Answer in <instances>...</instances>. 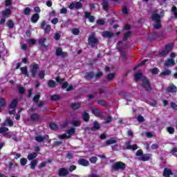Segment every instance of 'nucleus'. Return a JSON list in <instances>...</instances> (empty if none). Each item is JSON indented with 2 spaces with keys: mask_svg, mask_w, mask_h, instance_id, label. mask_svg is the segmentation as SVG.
I'll return each mask as SVG.
<instances>
[{
  "mask_svg": "<svg viewBox=\"0 0 177 177\" xmlns=\"http://www.w3.org/2000/svg\"><path fill=\"white\" fill-rule=\"evenodd\" d=\"M21 49H22V50H26V49H27V44H21Z\"/></svg>",
  "mask_w": 177,
  "mask_h": 177,
  "instance_id": "obj_58",
  "label": "nucleus"
},
{
  "mask_svg": "<svg viewBox=\"0 0 177 177\" xmlns=\"http://www.w3.org/2000/svg\"><path fill=\"white\" fill-rule=\"evenodd\" d=\"M86 77L87 78V80H89V78H93V73L91 72V73H86Z\"/></svg>",
  "mask_w": 177,
  "mask_h": 177,
  "instance_id": "obj_52",
  "label": "nucleus"
},
{
  "mask_svg": "<svg viewBox=\"0 0 177 177\" xmlns=\"http://www.w3.org/2000/svg\"><path fill=\"white\" fill-rule=\"evenodd\" d=\"M131 35V32H127L125 33L124 37V40L126 41V39Z\"/></svg>",
  "mask_w": 177,
  "mask_h": 177,
  "instance_id": "obj_61",
  "label": "nucleus"
},
{
  "mask_svg": "<svg viewBox=\"0 0 177 177\" xmlns=\"http://www.w3.org/2000/svg\"><path fill=\"white\" fill-rule=\"evenodd\" d=\"M30 12H31V9H30V8H26L24 10V14L26 15H30Z\"/></svg>",
  "mask_w": 177,
  "mask_h": 177,
  "instance_id": "obj_47",
  "label": "nucleus"
},
{
  "mask_svg": "<svg viewBox=\"0 0 177 177\" xmlns=\"http://www.w3.org/2000/svg\"><path fill=\"white\" fill-rule=\"evenodd\" d=\"M88 45L93 48L95 45L97 44V39L95 37V33H92L91 36L88 37Z\"/></svg>",
  "mask_w": 177,
  "mask_h": 177,
  "instance_id": "obj_3",
  "label": "nucleus"
},
{
  "mask_svg": "<svg viewBox=\"0 0 177 177\" xmlns=\"http://www.w3.org/2000/svg\"><path fill=\"white\" fill-rule=\"evenodd\" d=\"M9 131V129L7 127H1L0 128V133H5L6 132H8Z\"/></svg>",
  "mask_w": 177,
  "mask_h": 177,
  "instance_id": "obj_41",
  "label": "nucleus"
},
{
  "mask_svg": "<svg viewBox=\"0 0 177 177\" xmlns=\"http://www.w3.org/2000/svg\"><path fill=\"white\" fill-rule=\"evenodd\" d=\"M171 153H172V154L175 155L176 157H177V153H177V148L173 149L172 151H171Z\"/></svg>",
  "mask_w": 177,
  "mask_h": 177,
  "instance_id": "obj_63",
  "label": "nucleus"
},
{
  "mask_svg": "<svg viewBox=\"0 0 177 177\" xmlns=\"http://www.w3.org/2000/svg\"><path fill=\"white\" fill-rule=\"evenodd\" d=\"M150 158H151V154L142 155V156L138 158L140 161H149V160H150Z\"/></svg>",
  "mask_w": 177,
  "mask_h": 177,
  "instance_id": "obj_14",
  "label": "nucleus"
},
{
  "mask_svg": "<svg viewBox=\"0 0 177 177\" xmlns=\"http://www.w3.org/2000/svg\"><path fill=\"white\" fill-rule=\"evenodd\" d=\"M50 129H53V130L57 129V124H56L55 123H50Z\"/></svg>",
  "mask_w": 177,
  "mask_h": 177,
  "instance_id": "obj_43",
  "label": "nucleus"
},
{
  "mask_svg": "<svg viewBox=\"0 0 177 177\" xmlns=\"http://www.w3.org/2000/svg\"><path fill=\"white\" fill-rule=\"evenodd\" d=\"M171 12H173L174 17H177V10H176V7L173 6L171 8Z\"/></svg>",
  "mask_w": 177,
  "mask_h": 177,
  "instance_id": "obj_49",
  "label": "nucleus"
},
{
  "mask_svg": "<svg viewBox=\"0 0 177 177\" xmlns=\"http://www.w3.org/2000/svg\"><path fill=\"white\" fill-rule=\"evenodd\" d=\"M71 107L73 110H78V109L81 107V104L80 103H74V104H72Z\"/></svg>",
  "mask_w": 177,
  "mask_h": 177,
  "instance_id": "obj_26",
  "label": "nucleus"
},
{
  "mask_svg": "<svg viewBox=\"0 0 177 177\" xmlns=\"http://www.w3.org/2000/svg\"><path fill=\"white\" fill-rule=\"evenodd\" d=\"M160 15H158V11H156L152 14L151 20L153 21L154 28H161V17L164 16V12L160 11Z\"/></svg>",
  "mask_w": 177,
  "mask_h": 177,
  "instance_id": "obj_1",
  "label": "nucleus"
},
{
  "mask_svg": "<svg viewBox=\"0 0 177 177\" xmlns=\"http://www.w3.org/2000/svg\"><path fill=\"white\" fill-rule=\"evenodd\" d=\"M172 48H174V43L167 44L166 46V49L160 52L159 55H161L162 56H165V55H167V53H168V52H169L171 49H172Z\"/></svg>",
  "mask_w": 177,
  "mask_h": 177,
  "instance_id": "obj_6",
  "label": "nucleus"
},
{
  "mask_svg": "<svg viewBox=\"0 0 177 177\" xmlns=\"http://www.w3.org/2000/svg\"><path fill=\"white\" fill-rule=\"evenodd\" d=\"M6 104V102H5V99L3 97H0V113H1V108L3 107Z\"/></svg>",
  "mask_w": 177,
  "mask_h": 177,
  "instance_id": "obj_31",
  "label": "nucleus"
},
{
  "mask_svg": "<svg viewBox=\"0 0 177 177\" xmlns=\"http://www.w3.org/2000/svg\"><path fill=\"white\" fill-rule=\"evenodd\" d=\"M75 133V129L72 128L67 131V133L63 134L59 136L60 139H68Z\"/></svg>",
  "mask_w": 177,
  "mask_h": 177,
  "instance_id": "obj_2",
  "label": "nucleus"
},
{
  "mask_svg": "<svg viewBox=\"0 0 177 177\" xmlns=\"http://www.w3.org/2000/svg\"><path fill=\"white\" fill-rule=\"evenodd\" d=\"M39 100V95H36L33 98V102H37Z\"/></svg>",
  "mask_w": 177,
  "mask_h": 177,
  "instance_id": "obj_62",
  "label": "nucleus"
},
{
  "mask_svg": "<svg viewBox=\"0 0 177 177\" xmlns=\"http://www.w3.org/2000/svg\"><path fill=\"white\" fill-rule=\"evenodd\" d=\"M99 124L97 122H94V126L93 128H91V131H96V129H99Z\"/></svg>",
  "mask_w": 177,
  "mask_h": 177,
  "instance_id": "obj_39",
  "label": "nucleus"
},
{
  "mask_svg": "<svg viewBox=\"0 0 177 177\" xmlns=\"http://www.w3.org/2000/svg\"><path fill=\"white\" fill-rule=\"evenodd\" d=\"M136 156L137 157H142L143 156V151L140 149L137 151Z\"/></svg>",
  "mask_w": 177,
  "mask_h": 177,
  "instance_id": "obj_46",
  "label": "nucleus"
},
{
  "mask_svg": "<svg viewBox=\"0 0 177 177\" xmlns=\"http://www.w3.org/2000/svg\"><path fill=\"white\" fill-rule=\"evenodd\" d=\"M52 100H59L60 99V96L57 95H54L51 97Z\"/></svg>",
  "mask_w": 177,
  "mask_h": 177,
  "instance_id": "obj_54",
  "label": "nucleus"
},
{
  "mask_svg": "<svg viewBox=\"0 0 177 177\" xmlns=\"http://www.w3.org/2000/svg\"><path fill=\"white\" fill-rule=\"evenodd\" d=\"M20 164H21V165H22V167H24V165H26V164H27V159L22 158L20 160Z\"/></svg>",
  "mask_w": 177,
  "mask_h": 177,
  "instance_id": "obj_38",
  "label": "nucleus"
},
{
  "mask_svg": "<svg viewBox=\"0 0 177 177\" xmlns=\"http://www.w3.org/2000/svg\"><path fill=\"white\" fill-rule=\"evenodd\" d=\"M170 175H172V171L169 169H165L163 171V176L169 177Z\"/></svg>",
  "mask_w": 177,
  "mask_h": 177,
  "instance_id": "obj_21",
  "label": "nucleus"
},
{
  "mask_svg": "<svg viewBox=\"0 0 177 177\" xmlns=\"http://www.w3.org/2000/svg\"><path fill=\"white\" fill-rule=\"evenodd\" d=\"M56 55H57V56H59L60 57H66V56H67V53L63 52L62 48H58L56 50Z\"/></svg>",
  "mask_w": 177,
  "mask_h": 177,
  "instance_id": "obj_9",
  "label": "nucleus"
},
{
  "mask_svg": "<svg viewBox=\"0 0 177 177\" xmlns=\"http://www.w3.org/2000/svg\"><path fill=\"white\" fill-rule=\"evenodd\" d=\"M46 139H49V136H38L35 137V140L37 142H44V140H45Z\"/></svg>",
  "mask_w": 177,
  "mask_h": 177,
  "instance_id": "obj_16",
  "label": "nucleus"
},
{
  "mask_svg": "<svg viewBox=\"0 0 177 177\" xmlns=\"http://www.w3.org/2000/svg\"><path fill=\"white\" fill-rule=\"evenodd\" d=\"M10 13H12L10 8H6L4 11H3V17H9V16H10Z\"/></svg>",
  "mask_w": 177,
  "mask_h": 177,
  "instance_id": "obj_19",
  "label": "nucleus"
},
{
  "mask_svg": "<svg viewBox=\"0 0 177 177\" xmlns=\"http://www.w3.org/2000/svg\"><path fill=\"white\" fill-rule=\"evenodd\" d=\"M21 71L22 74H24L25 75H27V77H28V73L27 72V66L21 68Z\"/></svg>",
  "mask_w": 177,
  "mask_h": 177,
  "instance_id": "obj_28",
  "label": "nucleus"
},
{
  "mask_svg": "<svg viewBox=\"0 0 177 177\" xmlns=\"http://www.w3.org/2000/svg\"><path fill=\"white\" fill-rule=\"evenodd\" d=\"M85 17H86V19H88V20L91 23H93V21H95V17L91 15V13L86 12Z\"/></svg>",
  "mask_w": 177,
  "mask_h": 177,
  "instance_id": "obj_18",
  "label": "nucleus"
},
{
  "mask_svg": "<svg viewBox=\"0 0 177 177\" xmlns=\"http://www.w3.org/2000/svg\"><path fill=\"white\" fill-rule=\"evenodd\" d=\"M171 66H175V60L174 59H168L164 65V68L166 70L167 67H171Z\"/></svg>",
  "mask_w": 177,
  "mask_h": 177,
  "instance_id": "obj_8",
  "label": "nucleus"
},
{
  "mask_svg": "<svg viewBox=\"0 0 177 177\" xmlns=\"http://www.w3.org/2000/svg\"><path fill=\"white\" fill-rule=\"evenodd\" d=\"M51 23L53 24H57L59 23V19L57 18H54L52 21Z\"/></svg>",
  "mask_w": 177,
  "mask_h": 177,
  "instance_id": "obj_60",
  "label": "nucleus"
},
{
  "mask_svg": "<svg viewBox=\"0 0 177 177\" xmlns=\"http://www.w3.org/2000/svg\"><path fill=\"white\" fill-rule=\"evenodd\" d=\"M167 132H169L170 134H172L174 132H175V129H174L172 127H167Z\"/></svg>",
  "mask_w": 177,
  "mask_h": 177,
  "instance_id": "obj_44",
  "label": "nucleus"
},
{
  "mask_svg": "<svg viewBox=\"0 0 177 177\" xmlns=\"http://www.w3.org/2000/svg\"><path fill=\"white\" fill-rule=\"evenodd\" d=\"M151 74H153V75L158 74V73H159L158 68H152L151 70Z\"/></svg>",
  "mask_w": 177,
  "mask_h": 177,
  "instance_id": "obj_42",
  "label": "nucleus"
},
{
  "mask_svg": "<svg viewBox=\"0 0 177 177\" xmlns=\"http://www.w3.org/2000/svg\"><path fill=\"white\" fill-rule=\"evenodd\" d=\"M38 68H39V66H38V64H33L30 66V71L33 78H35V76L37 75V71H38Z\"/></svg>",
  "mask_w": 177,
  "mask_h": 177,
  "instance_id": "obj_5",
  "label": "nucleus"
},
{
  "mask_svg": "<svg viewBox=\"0 0 177 177\" xmlns=\"http://www.w3.org/2000/svg\"><path fill=\"white\" fill-rule=\"evenodd\" d=\"M72 124L74 127H80V125H81V122L77 120L73 121Z\"/></svg>",
  "mask_w": 177,
  "mask_h": 177,
  "instance_id": "obj_53",
  "label": "nucleus"
},
{
  "mask_svg": "<svg viewBox=\"0 0 177 177\" xmlns=\"http://www.w3.org/2000/svg\"><path fill=\"white\" fill-rule=\"evenodd\" d=\"M82 118L84 121H89V114H88L86 112L83 113Z\"/></svg>",
  "mask_w": 177,
  "mask_h": 177,
  "instance_id": "obj_33",
  "label": "nucleus"
},
{
  "mask_svg": "<svg viewBox=\"0 0 177 177\" xmlns=\"http://www.w3.org/2000/svg\"><path fill=\"white\" fill-rule=\"evenodd\" d=\"M92 113L94 115H96V117H99V115H100V112H99V109H93L92 110Z\"/></svg>",
  "mask_w": 177,
  "mask_h": 177,
  "instance_id": "obj_32",
  "label": "nucleus"
},
{
  "mask_svg": "<svg viewBox=\"0 0 177 177\" xmlns=\"http://www.w3.org/2000/svg\"><path fill=\"white\" fill-rule=\"evenodd\" d=\"M75 6L76 9H81V8H82V3H81L80 1L76 2L75 3Z\"/></svg>",
  "mask_w": 177,
  "mask_h": 177,
  "instance_id": "obj_40",
  "label": "nucleus"
},
{
  "mask_svg": "<svg viewBox=\"0 0 177 177\" xmlns=\"http://www.w3.org/2000/svg\"><path fill=\"white\" fill-rule=\"evenodd\" d=\"M78 162L80 165H82L83 167H88L89 165V161L85 159H80Z\"/></svg>",
  "mask_w": 177,
  "mask_h": 177,
  "instance_id": "obj_17",
  "label": "nucleus"
},
{
  "mask_svg": "<svg viewBox=\"0 0 177 177\" xmlns=\"http://www.w3.org/2000/svg\"><path fill=\"white\" fill-rule=\"evenodd\" d=\"M58 175L59 176H66V175H68V170L65 168H61L58 171Z\"/></svg>",
  "mask_w": 177,
  "mask_h": 177,
  "instance_id": "obj_10",
  "label": "nucleus"
},
{
  "mask_svg": "<svg viewBox=\"0 0 177 177\" xmlns=\"http://www.w3.org/2000/svg\"><path fill=\"white\" fill-rule=\"evenodd\" d=\"M38 120H39V115L37 113H33L30 115L28 121H30V122H34V121H38Z\"/></svg>",
  "mask_w": 177,
  "mask_h": 177,
  "instance_id": "obj_12",
  "label": "nucleus"
},
{
  "mask_svg": "<svg viewBox=\"0 0 177 177\" xmlns=\"http://www.w3.org/2000/svg\"><path fill=\"white\" fill-rule=\"evenodd\" d=\"M60 13L62 15H65V13H67V8H62L60 10Z\"/></svg>",
  "mask_w": 177,
  "mask_h": 177,
  "instance_id": "obj_56",
  "label": "nucleus"
},
{
  "mask_svg": "<svg viewBox=\"0 0 177 177\" xmlns=\"http://www.w3.org/2000/svg\"><path fill=\"white\" fill-rule=\"evenodd\" d=\"M171 106L172 109H174V110H177V105H176V104H175L174 102H171Z\"/></svg>",
  "mask_w": 177,
  "mask_h": 177,
  "instance_id": "obj_64",
  "label": "nucleus"
},
{
  "mask_svg": "<svg viewBox=\"0 0 177 177\" xmlns=\"http://www.w3.org/2000/svg\"><path fill=\"white\" fill-rule=\"evenodd\" d=\"M45 77V71H41L39 73V78H41V80Z\"/></svg>",
  "mask_w": 177,
  "mask_h": 177,
  "instance_id": "obj_48",
  "label": "nucleus"
},
{
  "mask_svg": "<svg viewBox=\"0 0 177 177\" xmlns=\"http://www.w3.org/2000/svg\"><path fill=\"white\" fill-rule=\"evenodd\" d=\"M7 26H8V27H9L10 28H13L15 24H13V21H9L7 23Z\"/></svg>",
  "mask_w": 177,
  "mask_h": 177,
  "instance_id": "obj_50",
  "label": "nucleus"
},
{
  "mask_svg": "<svg viewBox=\"0 0 177 177\" xmlns=\"http://www.w3.org/2000/svg\"><path fill=\"white\" fill-rule=\"evenodd\" d=\"M142 82L144 88H145L147 91H150L151 88L150 84L149 83V80H147L146 77H144Z\"/></svg>",
  "mask_w": 177,
  "mask_h": 177,
  "instance_id": "obj_13",
  "label": "nucleus"
},
{
  "mask_svg": "<svg viewBox=\"0 0 177 177\" xmlns=\"http://www.w3.org/2000/svg\"><path fill=\"white\" fill-rule=\"evenodd\" d=\"M37 164H38V161L37 160H32L30 163V168L31 169H35V165H37Z\"/></svg>",
  "mask_w": 177,
  "mask_h": 177,
  "instance_id": "obj_30",
  "label": "nucleus"
},
{
  "mask_svg": "<svg viewBox=\"0 0 177 177\" xmlns=\"http://www.w3.org/2000/svg\"><path fill=\"white\" fill-rule=\"evenodd\" d=\"M46 41V39H40V40L39 41V44L41 46V49L46 48L47 46L44 44Z\"/></svg>",
  "mask_w": 177,
  "mask_h": 177,
  "instance_id": "obj_24",
  "label": "nucleus"
},
{
  "mask_svg": "<svg viewBox=\"0 0 177 177\" xmlns=\"http://www.w3.org/2000/svg\"><path fill=\"white\" fill-rule=\"evenodd\" d=\"M16 106H17V100H13L9 106L10 109L9 114L12 115L16 113V110H15V109H16Z\"/></svg>",
  "mask_w": 177,
  "mask_h": 177,
  "instance_id": "obj_4",
  "label": "nucleus"
},
{
  "mask_svg": "<svg viewBox=\"0 0 177 177\" xmlns=\"http://www.w3.org/2000/svg\"><path fill=\"white\" fill-rule=\"evenodd\" d=\"M166 2H167V0H159V3L162 6H165L167 5Z\"/></svg>",
  "mask_w": 177,
  "mask_h": 177,
  "instance_id": "obj_57",
  "label": "nucleus"
},
{
  "mask_svg": "<svg viewBox=\"0 0 177 177\" xmlns=\"http://www.w3.org/2000/svg\"><path fill=\"white\" fill-rule=\"evenodd\" d=\"M56 81L59 84H62L63 89H65V88H67V86H68V83L64 82V80L63 79L60 78L59 77H57Z\"/></svg>",
  "mask_w": 177,
  "mask_h": 177,
  "instance_id": "obj_11",
  "label": "nucleus"
},
{
  "mask_svg": "<svg viewBox=\"0 0 177 177\" xmlns=\"http://www.w3.org/2000/svg\"><path fill=\"white\" fill-rule=\"evenodd\" d=\"M142 77V72H138L135 75V80L139 81V79Z\"/></svg>",
  "mask_w": 177,
  "mask_h": 177,
  "instance_id": "obj_37",
  "label": "nucleus"
},
{
  "mask_svg": "<svg viewBox=\"0 0 177 177\" xmlns=\"http://www.w3.org/2000/svg\"><path fill=\"white\" fill-rule=\"evenodd\" d=\"M168 92L174 93V92H177V88L174 84L170 85L167 88Z\"/></svg>",
  "mask_w": 177,
  "mask_h": 177,
  "instance_id": "obj_23",
  "label": "nucleus"
},
{
  "mask_svg": "<svg viewBox=\"0 0 177 177\" xmlns=\"http://www.w3.org/2000/svg\"><path fill=\"white\" fill-rule=\"evenodd\" d=\"M6 124L10 127H13V122L10 120V118H8L6 120Z\"/></svg>",
  "mask_w": 177,
  "mask_h": 177,
  "instance_id": "obj_36",
  "label": "nucleus"
},
{
  "mask_svg": "<svg viewBox=\"0 0 177 177\" xmlns=\"http://www.w3.org/2000/svg\"><path fill=\"white\" fill-rule=\"evenodd\" d=\"M102 7L104 10H109V4L107 3V1H104L102 3Z\"/></svg>",
  "mask_w": 177,
  "mask_h": 177,
  "instance_id": "obj_35",
  "label": "nucleus"
},
{
  "mask_svg": "<svg viewBox=\"0 0 177 177\" xmlns=\"http://www.w3.org/2000/svg\"><path fill=\"white\" fill-rule=\"evenodd\" d=\"M114 143H117V140H114L113 138H111L110 140L106 141V146L114 145Z\"/></svg>",
  "mask_w": 177,
  "mask_h": 177,
  "instance_id": "obj_25",
  "label": "nucleus"
},
{
  "mask_svg": "<svg viewBox=\"0 0 177 177\" xmlns=\"http://www.w3.org/2000/svg\"><path fill=\"white\" fill-rule=\"evenodd\" d=\"M169 74H171V71L166 69L160 73V77H162V75H169Z\"/></svg>",
  "mask_w": 177,
  "mask_h": 177,
  "instance_id": "obj_34",
  "label": "nucleus"
},
{
  "mask_svg": "<svg viewBox=\"0 0 177 177\" xmlns=\"http://www.w3.org/2000/svg\"><path fill=\"white\" fill-rule=\"evenodd\" d=\"M102 37L110 38L114 35V33L109 31H105L102 33Z\"/></svg>",
  "mask_w": 177,
  "mask_h": 177,
  "instance_id": "obj_22",
  "label": "nucleus"
},
{
  "mask_svg": "<svg viewBox=\"0 0 177 177\" xmlns=\"http://www.w3.org/2000/svg\"><path fill=\"white\" fill-rule=\"evenodd\" d=\"M127 166L125 165V164L122 163V162H117L116 163H115L113 165V169H124V168L126 167Z\"/></svg>",
  "mask_w": 177,
  "mask_h": 177,
  "instance_id": "obj_7",
  "label": "nucleus"
},
{
  "mask_svg": "<svg viewBox=\"0 0 177 177\" xmlns=\"http://www.w3.org/2000/svg\"><path fill=\"white\" fill-rule=\"evenodd\" d=\"M48 86H50V88H55V86H56V82L53 81V80H50L48 82Z\"/></svg>",
  "mask_w": 177,
  "mask_h": 177,
  "instance_id": "obj_27",
  "label": "nucleus"
},
{
  "mask_svg": "<svg viewBox=\"0 0 177 177\" xmlns=\"http://www.w3.org/2000/svg\"><path fill=\"white\" fill-rule=\"evenodd\" d=\"M39 20V14H35L31 17L32 23H37Z\"/></svg>",
  "mask_w": 177,
  "mask_h": 177,
  "instance_id": "obj_20",
  "label": "nucleus"
},
{
  "mask_svg": "<svg viewBox=\"0 0 177 177\" xmlns=\"http://www.w3.org/2000/svg\"><path fill=\"white\" fill-rule=\"evenodd\" d=\"M50 31V26L47 25V26H46V28L44 29V32H45L46 34H48V33H49Z\"/></svg>",
  "mask_w": 177,
  "mask_h": 177,
  "instance_id": "obj_51",
  "label": "nucleus"
},
{
  "mask_svg": "<svg viewBox=\"0 0 177 177\" xmlns=\"http://www.w3.org/2000/svg\"><path fill=\"white\" fill-rule=\"evenodd\" d=\"M126 149H128L129 150H138V145H131V142H129L126 143Z\"/></svg>",
  "mask_w": 177,
  "mask_h": 177,
  "instance_id": "obj_15",
  "label": "nucleus"
},
{
  "mask_svg": "<svg viewBox=\"0 0 177 177\" xmlns=\"http://www.w3.org/2000/svg\"><path fill=\"white\" fill-rule=\"evenodd\" d=\"M72 33H73L74 35H78V34H80V29H78V28L73 29V30H72Z\"/></svg>",
  "mask_w": 177,
  "mask_h": 177,
  "instance_id": "obj_45",
  "label": "nucleus"
},
{
  "mask_svg": "<svg viewBox=\"0 0 177 177\" xmlns=\"http://www.w3.org/2000/svg\"><path fill=\"white\" fill-rule=\"evenodd\" d=\"M35 157H37V153H29L28 156V160H34V158H35Z\"/></svg>",
  "mask_w": 177,
  "mask_h": 177,
  "instance_id": "obj_29",
  "label": "nucleus"
},
{
  "mask_svg": "<svg viewBox=\"0 0 177 177\" xmlns=\"http://www.w3.org/2000/svg\"><path fill=\"white\" fill-rule=\"evenodd\" d=\"M97 24H100V26L104 24V20H103V19H98L97 21Z\"/></svg>",
  "mask_w": 177,
  "mask_h": 177,
  "instance_id": "obj_59",
  "label": "nucleus"
},
{
  "mask_svg": "<svg viewBox=\"0 0 177 177\" xmlns=\"http://www.w3.org/2000/svg\"><path fill=\"white\" fill-rule=\"evenodd\" d=\"M96 161H97V157L93 156L90 159V162H92L93 164H95V162H96Z\"/></svg>",
  "mask_w": 177,
  "mask_h": 177,
  "instance_id": "obj_55",
  "label": "nucleus"
}]
</instances>
